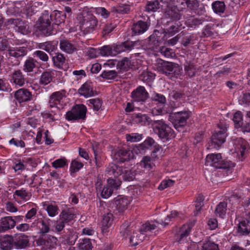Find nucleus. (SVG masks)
Instances as JSON below:
<instances>
[{
  "label": "nucleus",
  "instance_id": "nucleus-1",
  "mask_svg": "<svg viewBox=\"0 0 250 250\" xmlns=\"http://www.w3.org/2000/svg\"><path fill=\"white\" fill-rule=\"evenodd\" d=\"M65 16V14H62L61 12L58 11H55L53 13L49 14L48 11L45 10L39 19L37 28L42 34L45 36L55 34L56 31L51 23L53 21L52 17L55 18V24L58 25L64 21Z\"/></svg>",
  "mask_w": 250,
  "mask_h": 250
},
{
  "label": "nucleus",
  "instance_id": "nucleus-2",
  "mask_svg": "<svg viewBox=\"0 0 250 250\" xmlns=\"http://www.w3.org/2000/svg\"><path fill=\"white\" fill-rule=\"evenodd\" d=\"M161 148V146L151 137H147L142 144L134 146V152L136 155H144L147 150L152 149V158H158L156 155Z\"/></svg>",
  "mask_w": 250,
  "mask_h": 250
},
{
  "label": "nucleus",
  "instance_id": "nucleus-3",
  "mask_svg": "<svg viewBox=\"0 0 250 250\" xmlns=\"http://www.w3.org/2000/svg\"><path fill=\"white\" fill-rule=\"evenodd\" d=\"M153 125L154 132L164 141H167L174 137L173 130L163 121L154 120Z\"/></svg>",
  "mask_w": 250,
  "mask_h": 250
},
{
  "label": "nucleus",
  "instance_id": "nucleus-4",
  "mask_svg": "<svg viewBox=\"0 0 250 250\" xmlns=\"http://www.w3.org/2000/svg\"><path fill=\"white\" fill-rule=\"evenodd\" d=\"M190 115L191 112L188 111L172 112L169 114V120L176 130L181 131L183 127L186 125L187 120Z\"/></svg>",
  "mask_w": 250,
  "mask_h": 250
},
{
  "label": "nucleus",
  "instance_id": "nucleus-5",
  "mask_svg": "<svg viewBox=\"0 0 250 250\" xmlns=\"http://www.w3.org/2000/svg\"><path fill=\"white\" fill-rule=\"evenodd\" d=\"M158 70L166 75L177 77L182 72V68L176 63L160 60L157 63Z\"/></svg>",
  "mask_w": 250,
  "mask_h": 250
},
{
  "label": "nucleus",
  "instance_id": "nucleus-6",
  "mask_svg": "<svg viewBox=\"0 0 250 250\" xmlns=\"http://www.w3.org/2000/svg\"><path fill=\"white\" fill-rule=\"evenodd\" d=\"M205 164L215 168L228 169L232 167V164L230 161H225L222 160L220 153H211L207 156Z\"/></svg>",
  "mask_w": 250,
  "mask_h": 250
},
{
  "label": "nucleus",
  "instance_id": "nucleus-7",
  "mask_svg": "<svg viewBox=\"0 0 250 250\" xmlns=\"http://www.w3.org/2000/svg\"><path fill=\"white\" fill-rule=\"evenodd\" d=\"M87 111L86 107L83 104H76L67 111L65 118L67 121H76L84 119Z\"/></svg>",
  "mask_w": 250,
  "mask_h": 250
},
{
  "label": "nucleus",
  "instance_id": "nucleus-8",
  "mask_svg": "<svg viewBox=\"0 0 250 250\" xmlns=\"http://www.w3.org/2000/svg\"><path fill=\"white\" fill-rule=\"evenodd\" d=\"M97 184V190L101 192V196L104 199L110 197L113 191V188H117L121 185V182L117 181L116 179L109 178L107 180V185L104 186L103 189L101 187V184Z\"/></svg>",
  "mask_w": 250,
  "mask_h": 250
},
{
  "label": "nucleus",
  "instance_id": "nucleus-9",
  "mask_svg": "<svg viewBox=\"0 0 250 250\" xmlns=\"http://www.w3.org/2000/svg\"><path fill=\"white\" fill-rule=\"evenodd\" d=\"M218 127L220 130L212 135L211 140V146L215 148H219L225 142L227 136V128L226 126L220 124L218 125Z\"/></svg>",
  "mask_w": 250,
  "mask_h": 250
},
{
  "label": "nucleus",
  "instance_id": "nucleus-10",
  "mask_svg": "<svg viewBox=\"0 0 250 250\" xmlns=\"http://www.w3.org/2000/svg\"><path fill=\"white\" fill-rule=\"evenodd\" d=\"M98 21L92 14H87L83 17L82 29L85 34L92 32L97 26Z\"/></svg>",
  "mask_w": 250,
  "mask_h": 250
},
{
  "label": "nucleus",
  "instance_id": "nucleus-11",
  "mask_svg": "<svg viewBox=\"0 0 250 250\" xmlns=\"http://www.w3.org/2000/svg\"><path fill=\"white\" fill-rule=\"evenodd\" d=\"M134 146L131 149L123 148L119 149L115 154L116 159L120 162L127 161L131 159L135 158V154L133 151Z\"/></svg>",
  "mask_w": 250,
  "mask_h": 250
},
{
  "label": "nucleus",
  "instance_id": "nucleus-12",
  "mask_svg": "<svg viewBox=\"0 0 250 250\" xmlns=\"http://www.w3.org/2000/svg\"><path fill=\"white\" fill-rule=\"evenodd\" d=\"M50 221L51 220L49 218L36 219L32 223L31 227H37L39 230L40 233L45 234L48 233L50 230Z\"/></svg>",
  "mask_w": 250,
  "mask_h": 250
},
{
  "label": "nucleus",
  "instance_id": "nucleus-13",
  "mask_svg": "<svg viewBox=\"0 0 250 250\" xmlns=\"http://www.w3.org/2000/svg\"><path fill=\"white\" fill-rule=\"evenodd\" d=\"M149 96L148 93L143 86H139L131 93L132 99L137 102H145Z\"/></svg>",
  "mask_w": 250,
  "mask_h": 250
},
{
  "label": "nucleus",
  "instance_id": "nucleus-14",
  "mask_svg": "<svg viewBox=\"0 0 250 250\" xmlns=\"http://www.w3.org/2000/svg\"><path fill=\"white\" fill-rule=\"evenodd\" d=\"M113 220V216L111 213H107L103 215L101 221V230L104 235H108L110 232V228Z\"/></svg>",
  "mask_w": 250,
  "mask_h": 250
},
{
  "label": "nucleus",
  "instance_id": "nucleus-15",
  "mask_svg": "<svg viewBox=\"0 0 250 250\" xmlns=\"http://www.w3.org/2000/svg\"><path fill=\"white\" fill-rule=\"evenodd\" d=\"M64 98V95L60 91L53 93L50 96L49 106L51 107H55L57 111L62 107L61 104L62 100Z\"/></svg>",
  "mask_w": 250,
  "mask_h": 250
},
{
  "label": "nucleus",
  "instance_id": "nucleus-16",
  "mask_svg": "<svg viewBox=\"0 0 250 250\" xmlns=\"http://www.w3.org/2000/svg\"><path fill=\"white\" fill-rule=\"evenodd\" d=\"M16 225V221L11 216H6L0 219V233L4 232Z\"/></svg>",
  "mask_w": 250,
  "mask_h": 250
},
{
  "label": "nucleus",
  "instance_id": "nucleus-17",
  "mask_svg": "<svg viewBox=\"0 0 250 250\" xmlns=\"http://www.w3.org/2000/svg\"><path fill=\"white\" fill-rule=\"evenodd\" d=\"M233 144L236 152L240 153L242 157H244L246 152L248 150L247 142L242 138H239L234 140Z\"/></svg>",
  "mask_w": 250,
  "mask_h": 250
},
{
  "label": "nucleus",
  "instance_id": "nucleus-18",
  "mask_svg": "<svg viewBox=\"0 0 250 250\" xmlns=\"http://www.w3.org/2000/svg\"><path fill=\"white\" fill-rule=\"evenodd\" d=\"M32 94L27 89L21 88L16 91L14 97L19 103L25 102L32 99Z\"/></svg>",
  "mask_w": 250,
  "mask_h": 250
},
{
  "label": "nucleus",
  "instance_id": "nucleus-19",
  "mask_svg": "<svg viewBox=\"0 0 250 250\" xmlns=\"http://www.w3.org/2000/svg\"><path fill=\"white\" fill-rule=\"evenodd\" d=\"M60 48L62 51L68 54H72L77 50L75 44L65 38L60 40Z\"/></svg>",
  "mask_w": 250,
  "mask_h": 250
},
{
  "label": "nucleus",
  "instance_id": "nucleus-20",
  "mask_svg": "<svg viewBox=\"0 0 250 250\" xmlns=\"http://www.w3.org/2000/svg\"><path fill=\"white\" fill-rule=\"evenodd\" d=\"M79 93L85 98L90 97L94 95L92 83L90 82L84 83L78 90Z\"/></svg>",
  "mask_w": 250,
  "mask_h": 250
},
{
  "label": "nucleus",
  "instance_id": "nucleus-21",
  "mask_svg": "<svg viewBox=\"0 0 250 250\" xmlns=\"http://www.w3.org/2000/svg\"><path fill=\"white\" fill-rule=\"evenodd\" d=\"M191 229V226L188 224L184 225L179 229L176 235V239L179 243L185 241Z\"/></svg>",
  "mask_w": 250,
  "mask_h": 250
},
{
  "label": "nucleus",
  "instance_id": "nucleus-22",
  "mask_svg": "<svg viewBox=\"0 0 250 250\" xmlns=\"http://www.w3.org/2000/svg\"><path fill=\"white\" fill-rule=\"evenodd\" d=\"M37 5H39V3L35 2L31 5L28 4L21 8V16L26 18H30L39 11V8L38 7Z\"/></svg>",
  "mask_w": 250,
  "mask_h": 250
},
{
  "label": "nucleus",
  "instance_id": "nucleus-23",
  "mask_svg": "<svg viewBox=\"0 0 250 250\" xmlns=\"http://www.w3.org/2000/svg\"><path fill=\"white\" fill-rule=\"evenodd\" d=\"M0 248L2 250H11L13 248V236L9 235L1 236Z\"/></svg>",
  "mask_w": 250,
  "mask_h": 250
},
{
  "label": "nucleus",
  "instance_id": "nucleus-24",
  "mask_svg": "<svg viewBox=\"0 0 250 250\" xmlns=\"http://www.w3.org/2000/svg\"><path fill=\"white\" fill-rule=\"evenodd\" d=\"M10 82L20 86L25 84V80L21 70H15L12 73L10 76Z\"/></svg>",
  "mask_w": 250,
  "mask_h": 250
},
{
  "label": "nucleus",
  "instance_id": "nucleus-25",
  "mask_svg": "<svg viewBox=\"0 0 250 250\" xmlns=\"http://www.w3.org/2000/svg\"><path fill=\"white\" fill-rule=\"evenodd\" d=\"M157 227V226L154 223L146 222L143 224L140 229V230L138 232V240L139 244L141 243L144 239L145 236L144 235L145 232L151 231V230L155 229Z\"/></svg>",
  "mask_w": 250,
  "mask_h": 250
},
{
  "label": "nucleus",
  "instance_id": "nucleus-26",
  "mask_svg": "<svg viewBox=\"0 0 250 250\" xmlns=\"http://www.w3.org/2000/svg\"><path fill=\"white\" fill-rule=\"evenodd\" d=\"M129 202L125 197L119 196L114 200V206L119 212L124 211L127 208Z\"/></svg>",
  "mask_w": 250,
  "mask_h": 250
},
{
  "label": "nucleus",
  "instance_id": "nucleus-27",
  "mask_svg": "<svg viewBox=\"0 0 250 250\" xmlns=\"http://www.w3.org/2000/svg\"><path fill=\"white\" fill-rule=\"evenodd\" d=\"M28 240L23 236H13V248L23 249L28 246Z\"/></svg>",
  "mask_w": 250,
  "mask_h": 250
},
{
  "label": "nucleus",
  "instance_id": "nucleus-28",
  "mask_svg": "<svg viewBox=\"0 0 250 250\" xmlns=\"http://www.w3.org/2000/svg\"><path fill=\"white\" fill-rule=\"evenodd\" d=\"M76 217V214L72 208L63 209L60 213L59 218L66 224L73 220Z\"/></svg>",
  "mask_w": 250,
  "mask_h": 250
},
{
  "label": "nucleus",
  "instance_id": "nucleus-29",
  "mask_svg": "<svg viewBox=\"0 0 250 250\" xmlns=\"http://www.w3.org/2000/svg\"><path fill=\"white\" fill-rule=\"evenodd\" d=\"M238 232L243 235L250 232V221L249 219L244 218L239 221Z\"/></svg>",
  "mask_w": 250,
  "mask_h": 250
},
{
  "label": "nucleus",
  "instance_id": "nucleus-30",
  "mask_svg": "<svg viewBox=\"0 0 250 250\" xmlns=\"http://www.w3.org/2000/svg\"><path fill=\"white\" fill-rule=\"evenodd\" d=\"M148 28V25L146 22L139 21L133 25L132 30L134 34H141L145 32Z\"/></svg>",
  "mask_w": 250,
  "mask_h": 250
},
{
  "label": "nucleus",
  "instance_id": "nucleus-31",
  "mask_svg": "<svg viewBox=\"0 0 250 250\" xmlns=\"http://www.w3.org/2000/svg\"><path fill=\"white\" fill-rule=\"evenodd\" d=\"M8 52L9 56L18 58L25 56L27 53V50L24 47H18L9 49Z\"/></svg>",
  "mask_w": 250,
  "mask_h": 250
},
{
  "label": "nucleus",
  "instance_id": "nucleus-32",
  "mask_svg": "<svg viewBox=\"0 0 250 250\" xmlns=\"http://www.w3.org/2000/svg\"><path fill=\"white\" fill-rule=\"evenodd\" d=\"M123 168L122 166L111 163L107 167L106 171L110 175H113L115 177L120 176L121 174L123 173Z\"/></svg>",
  "mask_w": 250,
  "mask_h": 250
},
{
  "label": "nucleus",
  "instance_id": "nucleus-33",
  "mask_svg": "<svg viewBox=\"0 0 250 250\" xmlns=\"http://www.w3.org/2000/svg\"><path fill=\"white\" fill-rule=\"evenodd\" d=\"M206 18L207 19L205 18L197 19L194 17H190L186 20V22L188 26L193 27L202 24L205 21H210L211 20V18L209 17H207Z\"/></svg>",
  "mask_w": 250,
  "mask_h": 250
},
{
  "label": "nucleus",
  "instance_id": "nucleus-34",
  "mask_svg": "<svg viewBox=\"0 0 250 250\" xmlns=\"http://www.w3.org/2000/svg\"><path fill=\"white\" fill-rule=\"evenodd\" d=\"M9 24H14L18 28L19 32L23 34H27L28 32V27L27 25L23 24V21L19 19H10L8 21Z\"/></svg>",
  "mask_w": 250,
  "mask_h": 250
},
{
  "label": "nucleus",
  "instance_id": "nucleus-35",
  "mask_svg": "<svg viewBox=\"0 0 250 250\" xmlns=\"http://www.w3.org/2000/svg\"><path fill=\"white\" fill-rule=\"evenodd\" d=\"M25 4L24 2H16L12 4L9 5L6 10V13L8 15H16V14L21 13V5Z\"/></svg>",
  "mask_w": 250,
  "mask_h": 250
},
{
  "label": "nucleus",
  "instance_id": "nucleus-36",
  "mask_svg": "<svg viewBox=\"0 0 250 250\" xmlns=\"http://www.w3.org/2000/svg\"><path fill=\"white\" fill-rule=\"evenodd\" d=\"M52 75L50 71H45L43 72L39 80V83L42 85H46L52 81Z\"/></svg>",
  "mask_w": 250,
  "mask_h": 250
},
{
  "label": "nucleus",
  "instance_id": "nucleus-37",
  "mask_svg": "<svg viewBox=\"0 0 250 250\" xmlns=\"http://www.w3.org/2000/svg\"><path fill=\"white\" fill-rule=\"evenodd\" d=\"M165 16L171 18L174 21L179 20L181 19V14L176 10L175 7L167 8L166 10Z\"/></svg>",
  "mask_w": 250,
  "mask_h": 250
},
{
  "label": "nucleus",
  "instance_id": "nucleus-38",
  "mask_svg": "<svg viewBox=\"0 0 250 250\" xmlns=\"http://www.w3.org/2000/svg\"><path fill=\"white\" fill-rule=\"evenodd\" d=\"M37 61L32 58L27 60L23 65V70L26 72H31L37 66Z\"/></svg>",
  "mask_w": 250,
  "mask_h": 250
},
{
  "label": "nucleus",
  "instance_id": "nucleus-39",
  "mask_svg": "<svg viewBox=\"0 0 250 250\" xmlns=\"http://www.w3.org/2000/svg\"><path fill=\"white\" fill-rule=\"evenodd\" d=\"M38 47L39 48L46 51L51 54V52L54 51L56 49V45L55 43L51 42H46L40 43Z\"/></svg>",
  "mask_w": 250,
  "mask_h": 250
},
{
  "label": "nucleus",
  "instance_id": "nucleus-40",
  "mask_svg": "<svg viewBox=\"0 0 250 250\" xmlns=\"http://www.w3.org/2000/svg\"><path fill=\"white\" fill-rule=\"evenodd\" d=\"M130 10V6L127 4H121L116 7H113L111 12L122 14L127 13Z\"/></svg>",
  "mask_w": 250,
  "mask_h": 250
},
{
  "label": "nucleus",
  "instance_id": "nucleus-41",
  "mask_svg": "<svg viewBox=\"0 0 250 250\" xmlns=\"http://www.w3.org/2000/svg\"><path fill=\"white\" fill-rule=\"evenodd\" d=\"M123 173L121 176L124 181H132L135 178V173L130 169L127 167L123 168Z\"/></svg>",
  "mask_w": 250,
  "mask_h": 250
},
{
  "label": "nucleus",
  "instance_id": "nucleus-42",
  "mask_svg": "<svg viewBox=\"0 0 250 250\" xmlns=\"http://www.w3.org/2000/svg\"><path fill=\"white\" fill-rule=\"evenodd\" d=\"M181 25V24L179 22L175 23L170 25L169 27L165 30V35H168L169 37L173 36L180 30Z\"/></svg>",
  "mask_w": 250,
  "mask_h": 250
},
{
  "label": "nucleus",
  "instance_id": "nucleus-43",
  "mask_svg": "<svg viewBox=\"0 0 250 250\" xmlns=\"http://www.w3.org/2000/svg\"><path fill=\"white\" fill-rule=\"evenodd\" d=\"M212 8L215 13L221 14L224 12L226 6L223 1H216L212 3Z\"/></svg>",
  "mask_w": 250,
  "mask_h": 250
},
{
  "label": "nucleus",
  "instance_id": "nucleus-44",
  "mask_svg": "<svg viewBox=\"0 0 250 250\" xmlns=\"http://www.w3.org/2000/svg\"><path fill=\"white\" fill-rule=\"evenodd\" d=\"M52 61L56 66L60 67L65 62V58L62 53H57L52 57Z\"/></svg>",
  "mask_w": 250,
  "mask_h": 250
},
{
  "label": "nucleus",
  "instance_id": "nucleus-45",
  "mask_svg": "<svg viewBox=\"0 0 250 250\" xmlns=\"http://www.w3.org/2000/svg\"><path fill=\"white\" fill-rule=\"evenodd\" d=\"M155 74L150 71H144L140 75V79L144 82L151 83L154 80Z\"/></svg>",
  "mask_w": 250,
  "mask_h": 250
},
{
  "label": "nucleus",
  "instance_id": "nucleus-46",
  "mask_svg": "<svg viewBox=\"0 0 250 250\" xmlns=\"http://www.w3.org/2000/svg\"><path fill=\"white\" fill-rule=\"evenodd\" d=\"M160 8V3L158 0H155L147 1L146 6V11L150 12H155Z\"/></svg>",
  "mask_w": 250,
  "mask_h": 250
},
{
  "label": "nucleus",
  "instance_id": "nucleus-47",
  "mask_svg": "<svg viewBox=\"0 0 250 250\" xmlns=\"http://www.w3.org/2000/svg\"><path fill=\"white\" fill-rule=\"evenodd\" d=\"M49 216L51 217H55L59 213V208L56 205H46L45 208Z\"/></svg>",
  "mask_w": 250,
  "mask_h": 250
},
{
  "label": "nucleus",
  "instance_id": "nucleus-48",
  "mask_svg": "<svg viewBox=\"0 0 250 250\" xmlns=\"http://www.w3.org/2000/svg\"><path fill=\"white\" fill-rule=\"evenodd\" d=\"M100 76L106 80H114L118 77V72L115 70H104Z\"/></svg>",
  "mask_w": 250,
  "mask_h": 250
},
{
  "label": "nucleus",
  "instance_id": "nucleus-49",
  "mask_svg": "<svg viewBox=\"0 0 250 250\" xmlns=\"http://www.w3.org/2000/svg\"><path fill=\"white\" fill-rule=\"evenodd\" d=\"M93 246L89 239H83L79 244V250H92Z\"/></svg>",
  "mask_w": 250,
  "mask_h": 250
},
{
  "label": "nucleus",
  "instance_id": "nucleus-50",
  "mask_svg": "<svg viewBox=\"0 0 250 250\" xmlns=\"http://www.w3.org/2000/svg\"><path fill=\"white\" fill-rule=\"evenodd\" d=\"M141 166L147 170H150L152 168L153 163L149 156H144L140 162Z\"/></svg>",
  "mask_w": 250,
  "mask_h": 250
},
{
  "label": "nucleus",
  "instance_id": "nucleus-51",
  "mask_svg": "<svg viewBox=\"0 0 250 250\" xmlns=\"http://www.w3.org/2000/svg\"><path fill=\"white\" fill-rule=\"evenodd\" d=\"M227 204L225 202H220L216 207L215 212L220 217L225 215L227 210Z\"/></svg>",
  "mask_w": 250,
  "mask_h": 250
},
{
  "label": "nucleus",
  "instance_id": "nucleus-52",
  "mask_svg": "<svg viewBox=\"0 0 250 250\" xmlns=\"http://www.w3.org/2000/svg\"><path fill=\"white\" fill-rule=\"evenodd\" d=\"M88 105L95 111H98L102 105V101L99 98L92 99L88 101Z\"/></svg>",
  "mask_w": 250,
  "mask_h": 250
},
{
  "label": "nucleus",
  "instance_id": "nucleus-53",
  "mask_svg": "<svg viewBox=\"0 0 250 250\" xmlns=\"http://www.w3.org/2000/svg\"><path fill=\"white\" fill-rule=\"evenodd\" d=\"M99 50L103 56H114L112 45H104L100 48Z\"/></svg>",
  "mask_w": 250,
  "mask_h": 250
},
{
  "label": "nucleus",
  "instance_id": "nucleus-54",
  "mask_svg": "<svg viewBox=\"0 0 250 250\" xmlns=\"http://www.w3.org/2000/svg\"><path fill=\"white\" fill-rule=\"evenodd\" d=\"M243 116L240 111L236 112L233 115V121L235 124V126L237 128H240L243 125Z\"/></svg>",
  "mask_w": 250,
  "mask_h": 250
},
{
  "label": "nucleus",
  "instance_id": "nucleus-55",
  "mask_svg": "<svg viewBox=\"0 0 250 250\" xmlns=\"http://www.w3.org/2000/svg\"><path fill=\"white\" fill-rule=\"evenodd\" d=\"M149 118L146 114L138 113L136 114L134 120L136 123L141 124L142 125H146L147 123H149Z\"/></svg>",
  "mask_w": 250,
  "mask_h": 250
},
{
  "label": "nucleus",
  "instance_id": "nucleus-56",
  "mask_svg": "<svg viewBox=\"0 0 250 250\" xmlns=\"http://www.w3.org/2000/svg\"><path fill=\"white\" fill-rule=\"evenodd\" d=\"M83 166V164L77 160H74L72 161L70 167L71 174L72 175V173L78 171Z\"/></svg>",
  "mask_w": 250,
  "mask_h": 250
},
{
  "label": "nucleus",
  "instance_id": "nucleus-57",
  "mask_svg": "<svg viewBox=\"0 0 250 250\" xmlns=\"http://www.w3.org/2000/svg\"><path fill=\"white\" fill-rule=\"evenodd\" d=\"M120 233L123 237H126L131 233V228L128 222H125L120 227Z\"/></svg>",
  "mask_w": 250,
  "mask_h": 250
},
{
  "label": "nucleus",
  "instance_id": "nucleus-58",
  "mask_svg": "<svg viewBox=\"0 0 250 250\" xmlns=\"http://www.w3.org/2000/svg\"><path fill=\"white\" fill-rule=\"evenodd\" d=\"M159 52L167 58H172L174 55V52L171 48L166 46H162L159 49Z\"/></svg>",
  "mask_w": 250,
  "mask_h": 250
},
{
  "label": "nucleus",
  "instance_id": "nucleus-59",
  "mask_svg": "<svg viewBox=\"0 0 250 250\" xmlns=\"http://www.w3.org/2000/svg\"><path fill=\"white\" fill-rule=\"evenodd\" d=\"M94 12L96 15L101 16L104 19L107 18L110 15V12L104 7H99L95 8Z\"/></svg>",
  "mask_w": 250,
  "mask_h": 250
},
{
  "label": "nucleus",
  "instance_id": "nucleus-60",
  "mask_svg": "<svg viewBox=\"0 0 250 250\" xmlns=\"http://www.w3.org/2000/svg\"><path fill=\"white\" fill-rule=\"evenodd\" d=\"M37 210L36 208H32L26 213L24 216V221L27 223H30L33 220L37 214Z\"/></svg>",
  "mask_w": 250,
  "mask_h": 250
},
{
  "label": "nucleus",
  "instance_id": "nucleus-61",
  "mask_svg": "<svg viewBox=\"0 0 250 250\" xmlns=\"http://www.w3.org/2000/svg\"><path fill=\"white\" fill-rule=\"evenodd\" d=\"M151 99L152 101L157 102L161 104H165L166 102V98L164 95L156 92L152 94Z\"/></svg>",
  "mask_w": 250,
  "mask_h": 250
},
{
  "label": "nucleus",
  "instance_id": "nucleus-62",
  "mask_svg": "<svg viewBox=\"0 0 250 250\" xmlns=\"http://www.w3.org/2000/svg\"><path fill=\"white\" fill-rule=\"evenodd\" d=\"M142 134L139 133L127 134L125 135L127 141L136 142L140 141L142 139Z\"/></svg>",
  "mask_w": 250,
  "mask_h": 250
},
{
  "label": "nucleus",
  "instance_id": "nucleus-63",
  "mask_svg": "<svg viewBox=\"0 0 250 250\" xmlns=\"http://www.w3.org/2000/svg\"><path fill=\"white\" fill-rule=\"evenodd\" d=\"M130 64V61L127 58H124L122 61L117 62V66L120 69L126 70Z\"/></svg>",
  "mask_w": 250,
  "mask_h": 250
},
{
  "label": "nucleus",
  "instance_id": "nucleus-64",
  "mask_svg": "<svg viewBox=\"0 0 250 250\" xmlns=\"http://www.w3.org/2000/svg\"><path fill=\"white\" fill-rule=\"evenodd\" d=\"M202 250H219L218 245L214 243L208 241L204 243Z\"/></svg>",
  "mask_w": 250,
  "mask_h": 250
}]
</instances>
